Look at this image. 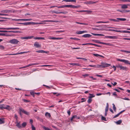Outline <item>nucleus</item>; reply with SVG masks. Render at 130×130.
<instances>
[{
	"label": "nucleus",
	"instance_id": "de8ad7c7",
	"mask_svg": "<svg viewBox=\"0 0 130 130\" xmlns=\"http://www.w3.org/2000/svg\"><path fill=\"white\" fill-rule=\"evenodd\" d=\"M65 7H70L72 8V5H64Z\"/></svg>",
	"mask_w": 130,
	"mask_h": 130
},
{
	"label": "nucleus",
	"instance_id": "09e8293b",
	"mask_svg": "<svg viewBox=\"0 0 130 130\" xmlns=\"http://www.w3.org/2000/svg\"><path fill=\"white\" fill-rule=\"evenodd\" d=\"M89 99L88 101V102L89 103H90L92 101V100L91 98H88Z\"/></svg>",
	"mask_w": 130,
	"mask_h": 130
},
{
	"label": "nucleus",
	"instance_id": "4468645a",
	"mask_svg": "<svg viewBox=\"0 0 130 130\" xmlns=\"http://www.w3.org/2000/svg\"><path fill=\"white\" fill-rule=\"evenodd\" d=\"M4 104L0 105V108L2 109H8V106L7 105L6 107H5L4 106Z\"/></svg>",
	"mask_w": 130,
	"mask_h": 130
},
{
	"label": "nucleus",
	"instance_id": "473e14b6",
	"mask_svg": "<svg viewBox=\"0 0 130 130\" xmlns=\"http://www.w3.org/2000/svg\"><path fill=\"white\" fill-rule=\"evenodd\" d=\"M70 64L71 65L73 66L75 65L76 66H80V64L78 63H71Z\"/></svg>",
	"mask_w": 130,
	"mask_h": 130
},
{
	"label": "nucleus",
	"instance_id": "4be33fe9",
	"mask_svg": "<svg viewBox=\"0 0 130 130\" xmlns=\"http://www.w3.org/2000/svg\"><path fill=\"white\" fill-rule=\"evenodd\" d=\"M9 32L20 33L21 32V31H9Z\"/></svg>",
	"mask_w": 130,
	"mask_h": 130
},
{
	"label": "nucleus",
	"instance_id": "7c9ffc66",
	"mask_svg": "<svg viewBox=\"0 0 130 130\" xmlns=\"http://www.w3.org/2000/svg\"><path fill=\"white\" fill-rule=\"evenodd\" d=\"M95 68H102V64H101V65L98 64L96 66L95 65Z\"/></svg>",
	"mask_w": 130,
	"mask_h": 130
},
{
	"label": "nucleus",
	"instance_id": "3c124183",
	"mask_svg": "<svg viewBox=\"0 0 130 130\" xmlns=\"http://www.w3.org/2000/svg\"><path fill=\"white\" fill-rule=\"evenodd\" d=\"M31 126V128H32V130H36V128H35V127L32 124Z\"/></svg>",
	"mask_w": 130,
	"mask_h": 130
},
{
	"label": "nucleus",
	"instance_id": "9d476101",
	"mask_svg": "<svg viewBox=\"0 0 130 130\" xmlns=\"http://www.w3.org/2000/svg\"><path fill=\"white\" fill-rule=\"evenodd\" d=\"M120 61L124 62L125 63L128 64L130 65V62H129V61L125 59H120Z\"/></svg>",
	"mask_w": 130,
	"mask_h": 130
},
{
	"label": "nucleus",
	"instance_id": "2f4dec72",
	"mask_svg": "<svg viewBox=\"0 0 130 130\" xmlns=\"http://www.w3.org/2000/svg\"><path fill=\"white\" fill-rule=\"evenodd\" d=\"M30 22V25H31V24L34 25V24H42V23H35V22Z\"/></svg>",
	"mask_w": 130,
	"mask_h": 130
},
{
	"label": "nucleus",
	"instance_id": "5fc2aeb1",
	"mask_svg": "<svg viewBox=\"0 0 130 130\" xmlns=\"http://www.w3.org/2000/svg\"><path fill=\"white\" fill-rule=\"evenodd\" d=\"M15 12V10H9V12Z\"/></svg>",
	"mask_w": 130,
	"mask_h": 130
},
{
	"label": "nucleus",
	"instance_id": "58836bf2",
	"mask_svg": "<svg viewBox=\"0 0 130 130\" xmlns=\"http://www.w3.org/2000/svg\"><path fill=\"white\" fill-rule=\"evenodd\" d=\"M122 121V120H120L117 121L116 123L117 124H120L121 123Z\"/></svg>",
	"mask_w": 130,
	"mask_h": 130
},
{
	"label": "nucleus",
	"instance_id": "603ef678",
	"mask_svg": "<svg viewBox=\"0 0 130 130\" xmlns=\"http://www.w3.org/2000/svg\"><path fill=\"white\" fill-rule=\"evenodd\" d=\"M31 94L34 97L35 96V93L33 92H30Z\"/></svg>",
	"mask_w": 130,
	"mask_h": 130
},
{
	"label": "nucleus",
	"instance_id": "bb28decb",
	"mask_svg": "<svg viewBox=\"0 0 130 130\" xmlns=\"http://www.w3.org/2000/svg\"><path fill=\"white\" fill-rule=\"evenodd\" d=\"M45 116L48 117L49 118H50L51 116L50 113L48 112H46L45 113Z\"/></svg>",
	"mask_w": 130,
	"mask_h": 130
},
{
	"label": "nucleus",
	"instance_id": "e433bc0d",
	"mask_svg": "<svg viewBox=\"0 0 130 130\" xmlns=\"http://www.w3.org/2000/svg\"><path fill=\"white\" fill-rule=\"evenodd\" d=\"M112 105H113V110H114V111H115V112H116V107H115V104H112Z\"/></svg>",
	"mask_w": 130,
	"mask_h": 130
},
{
	"label": "nucleus",
	"instance_id": "a878e982",
	"mask_svg": "<svg viewBox=\"0 0 130 130\" xmlns=\"http://www.w3.org/2000/svg\"><path fill=\"white\" fill-rule=\"evenodd\" d=\"M109 31H114L117 32H121V31L120 30H117L114 29H110L109 30Z\"/></svg>",
	"mask_w": 130,
	"mask_h": 130
},
{
	"label": "nucleus",
	"instance_id": "c756f323",
	"mask_svg": "<svg viewBox=\"0 0 130 130\" xmlns=\"http://www.w3.org/2000/svg\"><path fill=\"white\" fill-rule=\"evenodd\" d=\"M117 19L120 21H126V19L125 18H117Z\"/></svg>",
	"mask_w": 130,
	"mask_h": 130
},
{
	"label": "nucleus",
	"instance_id": "864d4df0",
	"mask_svg": "<svg viewBox=\"0 0 130 130\" xmlns=\"http://www.w3.org/2000/svg\"><path fill=\"white\" fill-rule=\"evenodd\" d=\"M79 6H76L74 5H72V8H77L79 7Z\"/></svg>",
	"mask_w": 130,
	"mask_h": 130
},
{
	"label": "nucleus",
	"instance_id": "a211bd4d",
	"mask_svg": "<svg viewBox=\"0 0 130 130\" xmlns=\"http://www.w3.org/2000/svg\"><path fill=\"white\" fill-rule=\"evenodd\" d=\"M121 5V8L122 9H126L128 8L127 5L126 4H122Z\"/></svg>",
	"mask_w": 130,
	"mask_h": 130
},
{
	"label": "nucleus",
	"instance_id": "393cba45",
	"mask_svg": "<svg viewBox=\"0 0 130 130\" xmlns=\"http://www.w3.org/2000/svg\"><path fill=\"white\" fill-rule=\"evenodd\" d=\"M4 118H1L0 119V124L4 123Z\"/></svg>",
	"mask_w": 130,
	"mask_h": 130
},
{
	"label": "nucleus",
	"instance_id": "b1692460",
	"mask_svg": "<svg viewBox=\"0 0 130 130\" xmlns=\"http://www.w3.org/2000/svg\"><path fill=\"white\" fill-rule=\"evenodd\" d=\"M30 22H27L24 23H18V24H23L25 25H30Z\"/></svg>",
	"mask_w": 130,
	"mask_h": 130
},
{
	"label": "nucleus",
	"instance_id": "423d86ee",
	"mask_svg": "<svg viewBox=\"0 0 130 130\" xmlns=\"http://www.w3.org/2000/svg\"><path fill=\"white\" fill-rule=\"evenodd\" d=\"M101 64H102V68H104L107 67H108L110 66V64H109L107 63H105L103 62L101 63Z\"/></svg>",
	"mask_w": 130,
	"mask_h": 130
},
{
	"label": "nucleus",
	"instance_id": "052dcab7",
	"mask_svg": "<svg viewBox=\"0 0 130 130\" xmlns=\"http://www.w3.org/2000/svg\"><path fill=\"white\" fill-rule=\"evenodd\" d=\"M122 99L123 100H129V98L125 97L124 98H122Z\"/></svg>",
	"mask_w": 130,
	"mask_h": 130
},
{
	"label": "nucleus",
	"instance_id": "0e129e2a",
	"mask_svg": "<svg viewBox=\"0 0 130 130\" xmlns=\"http://www.w3.org/2000/svg\"><path fill=\"white\" fill-rule=\"evenodd\" d=\"M64 32V31H55L56 32Z\"/></svg>",
	"mask_w": 130,
	"mask_h": 130
},
{
	"label": "nucleus",
	"instance_id": "a19ab883",
	"mask_svg": "<svg viewBox=\"0 0 130 130\" xmlns=\"http://www.w3.org/2000/svg\"><path fill=\"white\" fill-rule=\"evenodd\" d=\"M109 23V21H106V22H103V21H99L98 22H97V23Z\"/></svg>",
	"mask_w": 130,
	"mask_h": 130
},
{
	"label": "nucleus",
	"instance_id": "2eb2a0df",
	"mask_svg": "<svg viewBox=\"0 0 130 130\" xmlns=\"http://www.w3.org/2000/svg\"><path fill=\"white\" fill-rule=\"evenodd\" d=\"M48 39H50L52 40H60L63 39L62 38H55V37H49Z\"/></svg>",
	"mask_w": 130,
	"mask_h": 130
},
{
	"label": "nucleus",
	"instance_id": "13d9d810",
	"mask_svg": "<svg viewBox=\"0 0 130 130\" xmlns=\"http://www.w3.org/2000/svg\"><path fill=\"white\" fill-rule=\"evenodd\" d=\"M57 7L58 8H64V7H64V5H63V6H57Z\"/></svg>",
	"mask_w": 130,
	"mask_h": 130
},
{
	"label": "nucleus",
	"instance_id": "72a5a7b5",
	"mask_svg": "<svg viewBox=\"0 0 130 130\" xmlns=\"http://www.w3.org/2000/svg\"><path fill=\"white\" fill-rule=\"evenodd\" d=\"M92 41H94L95 43L101 44V42H100L99 41L97 40H92Z\"/></svg>",
	"mask_w": 130,
	"mask_h": 130
},
{
	"label": "nucleus",
	"instance_id": "9b49d317",
	"mask_svg": "<svg viewBox=\"0 0 130 130\" xmlns=\"http://www.w3.org/2000/svg\"><path fill=\"white\" fill-rule=\"evenodd\" d=\"M36 52L39 53H49L48 51H46L43 50H39L38 51H36Z\"/></svg>",
	"mask_w": 130,
	"mask_h": 130
},
{
	"label": "nucleus",
	"instance_id": "79ce46f5",
	"mask_svg": "<svg viewBox=\"0 0 130 130\" xmlns=\"http://www.w3.org/2000/svg\"><path fill=\"white\" fill-rule=\"evenodd\" d=\"M26 123L25 122H24L22 124V126L23 127H25L26 126Z\"/></svg>",
	"mask_w": 130,
	"mask_h": 130
},
{
	"label": "nucleus",
	"instance_id": "dca6fc26",
	"mask_svg": "<svg viewBox=\"0 0 130 130\" xmlns=\"http://www.w3.org/2000/svg\"><path fill=\"white\" fill-rule=\"evenodd\" d=\"M87 31H86L83 30V31H77L76 32V33L77 34H83L84 33L86 32Z\"/></svg>",
	"mask_w": 130,
	"mask_h": 130
},
{
	"label": "nucleus",
	"instance_id": "338daca9",
	"mask_svg": "<svg viewBox=\"0 0 130 130\" xmlns=\"http://www.w3.org/2000/svg\"><path fill=\"white\" fill-rule=\"evenodd\" d=\"M114 90H115L119 92H120V91L119 90L117 89L116 88H115L114 89Z\"/></svg>",
	"mask_w": 130,
	"mask_h": 130
},
{
	"label": "nucleus",
	"instance_id": "f03ea898",
	"mask_svg": "<svg viewBox=\"0 0 130 130\" xmlns=\"http://www.w3.org/2000/svg\"><path fill=\"white\" fill-rule=\"evenodd\" d=\"M19 41L17 39H13L9 41V42L11 44H18Z\"/></svg>",
	"mask_w": 130,
	"mask_h": 130
},
{
	"label": "nucleus",
	"instance_id": "f8f14e48",
	"mask_svg": "<svg viewBox=\"0 0 130 130\" xmlns=\"http://www.w3.org/2000/svg\"><path fill=\"white\" fill-rule=\"evenodd\" d=\"M80 117H77L76 115L73 116L71 118V120L72 121H73L74 119H79Z\"/></svg>",
	"mask_w": 130,
	"mask_h": 130
},
{
	"label": "nucleus",
	"instance_id": "7ed1b4c3",
	"mask_svg": "<svg viewBox=\"0 0 130 130\" xmlns=\"http://www.w3.org/2000/svg\"><path fill=\"white\" fill-rule=\"evenodd\" d=\"M19 111H22V112L24 114L28 115H29V112L23 109H22L21 107H20L19 108Z\"/></svg>",
	"mask_w": 130,
	"mask_h": 130
},
{
	"label": "nucleus",
	"instance_id": "0eeeda50",
	"mask_svg": "<svg viewBox=\"0 0 130 130\" xmlns=\"http://www.w3.org/2000/svg\"><path fill=\"white\" fill-rule=\"evenodd\" d=\"M109 105L108 103H107L106 104V106L105 109V116H106L107 114V112L108 110Z\"/></svg>",
	"mask_w": 130,
	"mask_h": 130
},
{
	"label": "nucleus",
	"instance_id": "6e6d98bb",
	"mask_svg": "<svg viewBox=\"0 0 130 130\" xmlns=\"http://www.w3.org/2000/svg\"><path fill=\"white\" fill-rule=\"evenodd\" d=\"M14 117H15V118L16 119V121H18V117L17 116V115L16 114H15L14 115Z\"/></svg>",
	"mask_w": 130,
	"mask_h": 130
},
{
	"label": "nucleus",
	"instance_id": "ddd939ff",
	"mask_svg": "<svg viewBox=\"0 0 130 130\" xmlns=\"http://www.w3.org/2000/svg\"><path fill=\"white\" fill-rule=\"evenodd\" d=\"M106 38H108L110 39H115L117 38V37L116 36H107L105 37Z\"/></svg>",
	"mask_w": 130,
	"mask_h": 130
},
{
	"label": "nucleus",
	"instance_id": "680f3d73",
	"mask_svg": "<svg viewBox=\"0 0 130 130\" xmlns=\"http://www.w3.org/2000/svg\"><path fill=\"white\" fill-rule=\"evenodd\" d=\"M117 11H120V12H122V13H124V10H117Z\"/></svg>",
	"mask_w": 130,
	"mask_h": 130
},
{
	"label": "nucleus",
	"instance_id": "cd10ccee",
	"mask_svg": "<svg viewBox=\"0 0 130 130\" xmlns=\"http://www.w3.org/2000/svg\"><path fill=\"white\" fill-rule=\"evenodd\" d=\"M45 22H57L58 21H54V20H46L44 21Z\"/></svg>",
	"mask_w": 130,
	"mask_h": 130
},
{
	"label": "nucleus",
	"instance_id": "5701e85b",
	"mask_svg": "<svg viewBox=\"0 0 130 130\" xmlns=\"http://www.w3.org/2000/svg\"><path fill=\"white\" fill-rule=\"evenodd\" d=\"M91 34L92 35H94V36H104V35L103 34H94L93 33H91Z\"/></svg>",
	"mask_w": 130,
	"mask_h": 130
},
{
	"label": "nucleus",
	"instance_id": "6ab92c4d",
	"mask_svg": "<svg viewBox=\"0 0 130 130\" xmlns=\"http://www.w3.org/2000/svg\"><path fill=\"white\" fill-rule=\"evenodd\" d=\"M34 46L37 47H41V45H40L38 42H36L35 43Z\"/></svg>",
	"mask_w": 130,
	"mask_h": 130
},
{
	"label": "nucleus",
	"instance_id": "49530a36",
	"mask_svg": "<svg viewBox=\"0 0 130 130\" xmlns=\"http://www.w3.org/2000/svg\"><path fill=\"white\" fill-rule=\"evenodd\" d=\"M101 44H103L106 45H110V44L109 43H104V42H101Z\"/></svg>",
	"mask_w": 130,
	"mask_h": 130
},
{
	"label": "nucleus",
	"instance_id": "aec40b11",
	"mask_svg": "<svg viewBox=\"0 0 130 130\" xmlns=\"http://www.w3.org/2000/svg\"><path fill=\"white\" fill-rule=\"evenodd\" d=\"M92 36V35L89 34H85L84 35H83L82 36V37H83L87 38V37H91Z\"/></svg>",
	"mask_w": 130,
	"mask_h": 130
},
{
	"label": "nucleus",
	"instance_id": "37998d69",
	"mask_svg": "<svg viewBox=\"0 0 130 130\" xmlns=\"http://www.w3.org/2000/svg\"><path fill=\"white\" fill-rule=\"evenodd\" d=\"M75 23L77 24H83V25H88L87 24L84 23H81L78 22H75Z\"/></svg>",
	"mask_w": 130,
	"mask_h": 130
},
{
	"label": "nucleus",
	"instance_id": "1a4fd4ad",
	"mask_svg": "<svg viewBox=\"0 0 130 130\" xmlns=\"http://www.w3.org/2000/svg\"><path fill=\"white\" fill-rule=\"evenodd\" d=\"M34 37L33 36H28L25 37H21V39H31Z\"/></svg>",
	"mask_w": 130,
	"mask_h": 130
},
{
	"label": "nucleus",
	"instance_id": "20e7f679",
	"mask_svg": "<svg viewBox=\"0 0 130 130\" xmlns=\"http://www.w3.org/2000/svg\"><path fill=\"white\" fill-rule=\"evenodd\" d=\"M39 64V63H31L30 64H29L28 65H26L25 66L21 68H20V69H22V68H26L27 67H29L30 66H31L32 65H37Z\"/></svg>",
	"mask_w": 130,
	"mask_h": 130
},
{
	"label": "nucleus",
	"instance_id": "4c0bfd02",
	"mask_svg": "<svg viewBox=\"0 0 130 130\" xmlns=\"http://www.w3.org/2000/svg\"><path fill=\"white\" fill-rule=\"evenodd\" d=\"M121 32L130 33V31L127 30H123V31H121Z\"/></svg>",
	"mask_w": 130,
	"mask_h": 130
},
{
	"label": "nucleus",
	"instance_id": "bf43d9fd",
	"mask_svg": "<svg viewBox=\"0 0 130 130\" xmlns=\"http://www.w3.org/2000/svg\"><path fill=\"white\" fill-rule=\"evenodd\" d=\"M119 115H120L119 114V113H118L117 115H115V116H114V117H113V118H116L117 117H118Z\"/></svg>",
	"mask_w": 130,
	"mask_h": 130
},
{
	"label": "nucleus",
	"instance_id": "4d7b16f0",
	"mask_svg": "<svg viewBox=\"0 0 130 130\" xmlns=\"http://www.w3.org/2000/svg\"><path fill=\"white\" fill-rule=\"evenodd\" d=\"M92 54L94 56L98 57V56H99V54Z\"/></svg>",
	"mask_w": 130,
	"mask_h": 130
},
{
	"label": "nucleus",
	"instance_id": "39448f33",
	"mask_svg": "<svg viewBox=\"0 0 130 130\" xmlns=\"http://www.w3.org/2000/svg\"><path fill=\"white\" fill-rule=\"evenodd\" d=\"M13 20H15L17 21H30L32 20V19H12Z\"/></svg>",
	"mask_w": 130,
	"mask_h": 130
},
{
	"label": "nucleus",
	"instance_id": "8fccbe9b",
	"mask_svg": "<svg viewBox=\"0 0 130 130\" xmlns=\"http://www.w3.org/2000/svg\"><path fill=\"white\" fill-rule=\"evenodd\" d=\"M70 39H73V40H79L80 39L78 38H73L72 37H71L70 38Z\"/></svg>",
	"mask_w": 130,
	"mask_h": 130
},
{
	"label": "nucleus",
	"instance_id": "c9c22d12",
	"mask_svg": "<svg viewBox=\"0 0 130 130\" xmlns=\"http://www.w3.org/2000/svg\"><path fill=\"white\" fill-rule=\"evenodd\" d=\"M89 95H90V96H88V98L91 99L92 98L94 97L95 96L93 94L90 93L89 94Z\"/></svg>",
	"mask_w": 130,
	"mask_h": 130
},
{
	"label": "nucleus",
	"instance_id": "c03bdc74",
	"mask_svg": "<svg viewBox=\"0 0 130 130\" xmlns=\"http://www.w3.org/2000/svg\"><path fill=\"white\" fill-rule=\"evenodd\" d=\"M101 119L102 120H104L105 121H107L106 118L105 117L102 116L101 117Z\"/></svg>",
	"mask_w": 130,
	"mask_h": 130
},
{
	"label": "nucleus",
	"instance_id": "f3484780",
	"mask_svg": "<svg viewBox=\"0 0 130 130\" xmlns=\"http://www.w3.org/2000/svg\"><path fill=\"white\" fill-rule=\"evenodd\" d=\"M16 126H17L19 128H22V126L20 124V122H18V121H16Z\"/></svg>",
	"mask_w": 130,
	"mask_h": 130
},
{
	"label": "nucleus",
	"instance_id": "e2e57ef3",
	"mask_svg": "<svg viewBox=\"0 0 130 130\" xmlns=\"http://www.w3.org/2000/svg\"><path fill=\"white\" fill-rule=\"evenodd\" d=\"M124 10V13H127L128 12H130V10Z\"/></svg>",
	"mask_w": 130,
	"mask_h": 130
},
{
	"label": "nucleus",
	"instance_id": "ea45409f",
	"mask_svg": "<svg viewBox=\"0 0 130 130\" xmlns=\"http://www.w3.org/2000/svg\"><path fill=\"white\" fill-rule=\"evenodd\" d=\"M109 20L111 21H113L115 22H118L119 21L118 20H116L113 19H109Z\"/></svg>",
	"mask_w": 130,
	"mask_h": 130
},
{
	"label": "nucleus",
	"instance_id": "f704fd0d",
	"mask_svg": "<svg viewBox=\"0 0 130 130\" xmlns=\"http://www.w3.org/2000/svg\"><path fill=\"white\" fill-rule=\"evenodd\" d=\"M20 28H9V30L12 29V30H16L19 29Z\"/></svg>",
	"mask_w": 130,
	"mask_h": 130
},
{
	"label": "nucleus",
	"instance_id": "c85d7f7f",
	"mask_svg": "<svg viewBox=\"0 0 130 130\" xmlns=\"http://www.w3.org/2000/svg\"><path fill=\"white\" fill-rule=\"evenodd\" d=\"M76 12H92V11H89V10H80V11H77Z\"/></svg>",
	"mask_w": 130,
	"mask_h": 130
},
{
	"label": "nucleus",
	"instance_id": "f257e3e1",
	"mask_svg": "<svg viewBox=\"0 0 130 130\" xmlns=\"http://www.w3.org/2000/svg\"><path fill=\"white\" fill-rule=\"evenodd\" d=\"M116 67L118 68H120V70H122L125 71H127L128 70V68L126 67H123L122 66L120 65L117 66Z\"/></svg>",
	"mask_w": 130,
	"mask_h": 130
},
{
	"label": "nucleus",
	"instance_id": "a18cd8bd",
	"mask_svg": "<svg viewBox=\"0 0 130 130\" xmlns=\"http://www.w3.org/2000/svg\"><path fill=\"white\" fill-rule=\"evenodd\" d=\"M0 36H8V35L7 34L0 33Z\"/></svg>",
	"mask_w": 130,
	"mask_h": 130
},
{
	"label": "nucleus",
	"instance_id": "6e6552de",
	"mask_svg": "<svg viewBox=\"0 0 130 130\" xmlns=\"http://www.w3.org/2000/svg\"><path fill=\"white\" fill-rule=\"evenodd\" d=\"M51 12L52 13H57V14H58V13H63V14H66V13H68V12H67V11H64V12H58L56 11H55L54 10L52 11H51Z\"/></svg>",
	"mask_w": 130,
	"mask_h": 130
},
{
	"label": "nucleus",
	"instance_id": "774afa93",
	"mask_svg": "<svg viewBox=\"0 0 130 130\" xmlns=\"http://www.w3.org/2000/svg\"><path fill=\"white\" fill-rule=\"evenodd\" d=\"M23 54V52H20L19 53H17L15 54H14L17 55H18L19 54Z\"/></svg>",
	"mask_w": 130,
	"mask_h": 130
},
{
	"label": "nucleus",
	"instance_id": "69168bd1",
	"mask_svg": "<svg viewBox=\"0 0 130 130\" xmlns=\"http://www.w3.org/2000/svg\"><path fill=\"white\" fill-rule=\"evenodd\" d=\"M23 101L24 102H29V101L25 99H23Z\"/></svg>",
	"mask_w": 130,
	"mask_h": 130
},
{
	"label": "nucleus",
	"instance_id": "412c9836",
	"mask_svg": "<svg viewBox=\"0 0 130 130\" xmlns=\"http://www.w3.org/2000/svg\"><path fill=\"white\" fill-rule=\"evenodd\" d=\"M98 2V1L95 2H93L92 1H90L88 2H87V4H95L96 3H97Z\"/></svg>",
	"mask_w": 130,
	"mask_h": 130
}]
</instances>
